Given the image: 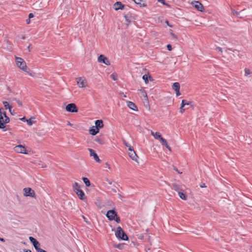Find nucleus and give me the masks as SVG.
Returning <instances> with one entry per match:
<instances>
[{
	"label": "nucleus",
	"mask_w": 252,
	"mask_h": 252,
	"mask_svg": "<svg viewBox=\"0 0 252 252\" xmlns=\"http://www.w3.org/2000/svg\"><path fill=\"white\" fill-rule=\"evenodd\" d=\"M4 112V111H3V109L2 108H0V112H1V114H3Z\"/></svg>",
	"instance_id": "nucleus-57"
},
{
	"label": "nucleus",
	"mask_w": 252,
	"mask_h": 252,
	"mask_svg": "<svg viewBox=\"0 0 252 252\" xmlns=\"http://www.w3.org/2000/svg\"><path fill=\"white\" fill-rule=\"evenodd\" d=\"M5 109H8L9 111H11V109L12 108L11 105H10L8 102L4 101L2 102Z\"/></svg>",
	"instance_id": "nucleus-22"
},
{
	"label": "nucleus",
	"mask_w": 252,
	"mask_h": 252,
	"mask_svg": "<svg viewBox=\"0 0 252 252\" xmlns=\"http://www.w3.org/2000/svg\"><path fill=\"white\" fill-rule=\"evenodd\" d=\"M29 240L30 241V242L32 244L34 242H35L37 240L35 239V238H34L33 237H32V236H30L29 237Z\"/></svg>",
	"instance_id": "nucleus-38"
},
{
	"label": "nucleus",
	"mask_w": 252,
	"mask_h": 252,
	"mask_svg": "<svg viewBox=\"0 0 252 252\" xmlns=\"http://www.w3.org/2000/svg\"><path fill=\"white\" fill-rule=\"evenodd\" d=\"M148 78H149L150 80L152 79V77L147 74L144 75L142 77L143 79L145 81L146 83L148 82Z\"/></svg>",
	"instance_id": "nucleus-25"
},
{
	"label": "nucleus",
	"mask_w": 252,
	"mask_h": 252,
	"mask_svg": "<svg viewBox=\"0 0 252 252\" xmlns=\"http://www.w3.org/2000/svg\"><path fill=\"white\" fill-rule=\"evenodd\" d=\"M201 188H206V186L205 185V183H203V184L200 185Z\"/></svg>",
	"instance_id": "nucleus-55"
},
{
	"label": "nucleus",
	"mask_w": 252,
	"mask_h": 252,
	"mask_svg": "<svg viewBox=\"0 0 252 252\" xmlns=\"http://www.w3.org/2000/svg\"><path fill=\"white\" fill-rule=\"evenodd\" d=\"M32 245L37 252L41 249L40 248V244L37 240L32 243Z\"/></svg>",
	"instance_id": "nucleus-18"
},
{
	"label": "nucleus",
	"mask_w": 252,
	"mask_h": 252,
	"mask_svg": "<svg viewBox=\"0 0 252 252\" xmlns=\"http://www.w3.org/2000/svg\"><path fill=\"white\" fill-rule=\"evenodd\" d=\"M154 137L156 139H159L160 140H161V139H162L163 138L159 132H155Z\"/></svg>",
	"instance_id": "nucleus-27"
},
{
	"label": "nucleus",
	"mask_w": 252,
	"mask_h": 252,
	"mask_svg": "<svg viewBox=\"0 0 252 252\" xmlns=\"http://www.w3.org/2000/svg\"><path fill=\"white\" fill-rule=\"evenodd\" d=\"M170 35L172 36V37L175 39H177L176 35L173 33V32L170 33Z\"/></svg>",
	"instance_id": "nucleus-46"
},
{
	"label": "nucleus",
	"mask_w": 252,
	"mask_h": 252,
	"mask_svg": "<svg viewBox=\"0 0 252 252\" xmlns=\"http://www.w3.org/2000/svg\"><path fill=\"white\" fill-rule=\"evenodd\" d=\"M33 17H34V15L32 13H31L29 14V19L33 18Z\"/></svg>",
	"instance_id": "nucleus-49"
},
{
	"label": "nucleus",
	"mask_w": 252,
	"mask_h": 252,
	"mask_svg": "<svg viewBox=\"0 0 252 252\" xmlns=\"http://www.w3.org/2000/svg\"><path fill=\"white\" fill-rule=\"evenodd\" d=\"M107 181L108 182V183L110 185H111L112 184V182H111L110 180H109L108 179H107Z\"/></svg>",
	"instance_id": "nucleus-60"
},
{
	"label": "nucleus",
	"mask_w": 252,
	"mask_h": 252,
	"mask_svg": "<svg viewBox=\"0 0 252 252\" xmlns=\"http://www.w3.org/2000/svg\"><path fill=\"white\" fill-rule=\"evenodd\" d=\"M128 155L129 157L133 160L137 161L138 156L136 153L134 151V149L132 146H129L128 148Z\"/></svg>",
	"instance_id": "nucleus-5"
},
{
	"label": "nucleus",
	"mask_w": 252,
	"mask_h": 252,
	"mask_svg": "<svg viewBox=\"0 0 252 252\" xmlns=\"http://www.w3.org/2000/svg\"><path fill=\"white\" fill-rule=\"evenodd\" d=\"M17 103H18V105L19 106H22V103L21 101H20V100H17Z\"/></svg>",
	"instance_id": "nucleus-50"
},
{
	"label": "nucleus",
	"mask_w": 252,
	"mask_h": 252,
	"mask_svg": "<svg viewBox=\"0 0 252 252\" xmlns=\"http://www.w3.org/2000/svg\"><path fill=\"white\" fill-rule=\"evenodd\" d=\"M98 62L99 63H103L106 65H110V62L107 58L103 55H100L98 58Z\"/></svg>",
	"instance_id": "nucleus-7"
},
{
	"label": "nucleus",
	"mask_w": 252,
	"mask_h": 252,
	"mask_svg": "<svg viewBox=\"0 0 252 252\" xmlns=\"http://www.w3.org/2000/svg\"><path fill=\"white\" fill-rule=\"evenodd\" d=\"M251 71L250 70V69H249V68H245V76H247L248 75H250L251 74Z\"/></svg>",
	"instance_id": "nucleus-35"
},
{
	"label": "nucleus",
	"mask_w": 252,
	"mask_h": 252,
	"mask_svg": "<svg viewBox=\"0 0 252 252\" xmlns=\"http://www.w3.org/2000/svg\"><path fill=\"white\" fill-rule=\"evenodd\" d=\"M216 50L217 51H219V52H222V49L220 47H218L216 48Z\"/></svg>",
	"instance_id": "nucleus-45"
},
{
	"label": "nucleus",
	"mask_w": 252,
	"mask_h": 252,
	"mask_svg": "<svg viewBox=\"0 0 252 252\" xmlns=\"http://www.w3.org/2000/svg\"><path fill=\"white\" fill-rule=\"evenodd\" d=\"M160 141L162 145L165 146L166 148L170 151H171V147L168 145L167 141L164 138H162L161 139Z\"/></svg>",
	"instance_id": "nucleus-17"
},
{
	"label": "nucleus",
	"mask_w": 252,
	"mask_h": 252,
	"mask_svg": "<svg viewBox=\"0 0 252 252\" xmlns=\"http://www.w3.org/2000/svg\"><path fill=\"white\" fill-rule=\"evenodd\" d=\"M14 150L18 153L27 154L26 148L22 145H19L14 147Z\"/></svg>",
	"instance_id": "nucleus-8"
},
{
	"label": "nucleus",
	"mask_w": 252,
	"mask_h": 252,
	"mask_svg": "<svg viewBox=\"0 0 252 252\" xmlns=\"http://www.w3.org/2000/svg\"><path fill=\"white\" fill-rule=\"evenodd\" d=\"M73 189L74 191H76V189H80V186L77 182L74 183V185L73 186Z\"/></svg>",
	"instance_id": "nucleus-29"
},
{
	"label": "nucleus",
	"mask_w": 252,
	"mask_h": 252,
	"mask_svg": "<svg viewBox=\"0 0 252 252\" xmlns=\"http://www.w3.org/2000/svg\"><path fill=\"white\" fill-rule=\"evenodd\" d=\"M114 247L116 248L120 249V250H122L124 248V245L123 244H119L118 245H115Z\"/></svg>",
	"instance_id": "nucleus-31"
},
{
	"label": "nucleus",
	"mask_w": 252,
	"mask_h": 252,
	"mask_svg": "<svg viewBox=\"0 0 252 252\" xmlns=\"http://www.w3.org/2000/svg\"><path fill=\"white\" fill-rule=\"evenodd\" d=\"M228 50H230V51H232V52H233L235 54H237V55H238V53H239V51L236 49H230V48H226L225 51L227 53L228 52Z\"/></svg>",
	"instance_id": "nucleus-33"
},
{
	"label": "nucleus",
	"mask_w": 252,
	"mask_h": 252,
	"mask_svg": "<svg viewBox=\"0 0 252 252\" xmlns=\"http://www.w3.org/2000/svg\"><path fill=\"white\" fill-rule=\"evenodd\" d=\"M232 13L234 15L236 16H238L239 14V12H238L233 9H232Z\"/></svg>",
	"instance_id": "nucleus-37"
},
{
	"label": "nucleus",
	"mask_w": 252,
	"mask_h": 252,
	"mask_svg": "<svg viewBox=\"0 0 252 252\" xmlns=\"http://www.w3.org/2000/svg\"><path fill=\"white\" fill-rule=\"evenodd\" d=\"M114 220H115L117 223L120 222V219L119 217H118V215H117V217H115V219H114Z\"/></svg>",
	"instance_id": "nucleus-40"
},
{
	"label": "nucleus",
	"mask_w": 252,
	"mask_h": 252,
	"mask_svg": "<svg viewBox=\"0 0 252 252\" xmlns=\"http://www.w3.org/2000/svg\"><path fill=\"white\" fill-rule=\"evenodd\" d=\"M166 23L167 24V25L169 26L170 27H172V26L170 25L169 23V22L168 21H166Z\"/></svg>",
	"instance_id": "nucleus-58"
},
{
	"label": "nucleus",
	"mask_w": 252,
	"mask_h": 252,
	"mask_svg": "<svg viewBox=\"0 0 252 252\" xmlns=\"http://www.w3.org/2000/svg\"><path fill=\"white\" fill-rule=\"evenodd\" d=\"M194 6L199 11H203L204 9V7L203 4L198 1L194 2Z\"/></svg>",
	"instance_id": "nucleus-12"
},
{
	"label": "nucleus",
	"mask_w": 252,
	"mask_h": 252,
	"mask_svg": "<svg viewBox=\"0 0 252 252\" xmlns=\"http://www.w3.org/2000/svg\"><path fill=\"white\" fill-rule=\"evenodd\" d=\"M24 191V196H30L35 198V193L34 191L30 188H26L23 189Z\"/></svg>",
	"instance_id": "nucleus-3"
},
{
	"label": "nucleus",
	"mask_w": 252,
	"mask_h": 252,
	"mask_svg": "<svg viewBox=\"0 0 252 252\" xmlns=\"http://www.w3.org/2000/svg\"><path fill=\"white\" fill-rule=\"evenodd\" d=\"M65 109L67 112H77L78 108L75 104L71 103L66 106Z\"/></svg>",
	"instance_id": "nucleus-4"
},
{
	"label": "nucleus",
	"mask_w": 252,
	"mask_h": 252,
	"mask_svg": "<svg viewBox=\"0 0 252 252\" xmlns=\"http://www.w3.org/2000/svg\"><path fill=\"white\" fill-rule=\"evenodd\" d=\"M10 113L12 114V115H14V111H12V109H11V111H9Z\"/></svg>",
	"instance_id": "nucleus-62"
},
{
	"label": "nucleus",
	"mask_w": 252,
	"mask_h": 252,
	"mask_svg": "<svg viewBox=\"0 0 252 252\" xmlns=\"http://www.w3.org/2000/svg\"><path fill=\"white\" fill-rule=\"evenodd\" d=\"M115 235L117 238L123 240H127L128 239L126 234L120 226L117 227Z\"/></svg>",
	"instance_id": "nucleus-1"
},
{
	"label": "nucleus",
	"mask_w": 252,
	"mask_h": 252,
	"mask_svg": "<svg viewBox=\"0 0 252 252\" xmlns=\"http://www.w3.org/2000/svg\"><path fill=\"white\" fill-rule=\"evenodd\" d=\"M25 252H32V251L30 250H26Z\"/></svg>",
	"instance_id": "nucleus-63"
},
{
	"label": "nucleus",
	"mask_w": 252,
	"mask_h": 252,
	"mask_svg": "<svg viewBox=\"0 0 252 252\" xmlns=\"http://www.w3.org/2000/svg\"><path fill=\"white\" fill-rule=\"evenodd\" d=\"M111 78L114 81L117 80V75L115 73H112L111 75Z\"/></svg>",
	"instance_id": "nucleus-36"
},
{
	"label": "nucleus",
	"mask_w": 252,
	"mask_h": 252,
	"mask_svg": "<svg viewBox=\"0 0 252 252\" xmlns=\"http://www.w3.org/2000/svg\"><path fill=\"white\" fill-rule=\"evenodd\" d=\"M82 180L87 187H89L91 185V183L89 180L86 177H83Z\"/></svg>",
	"instance_id": "nucleus-24"
},
{
	"label": "nucleus",
	"mask_w": 252,
	"mask_h": 252,
	"mask_svg": "<svg viewBox=\"0 0 252 252\" xmlns=\"http://www.w3.org/2000/svg\"><path fill=\"white\" fill-rule=\"evenodd\" d=\"M114 9L115 10L117 11L119 9H124L125 5L123 4L121 1H117L114 4Z\"/></svg>",
	"instance_id": "nucleus-13"
},
{
	"label": "nucleus",
	"mask_w": 252,
	"mask_h": 252,
	"mask_svg": "<svg viewBox=\"0 0 252 252\" xmlns=\"http://www.w3.org/2000/svg\"><path fill=\"white\" fill-rule=\"evenodd\" d=\"M77 84L78 86L80 88L85 87L86 85V81L85 79L80 77L77 79Z\"/></svg>",
	"instance_id": "nucleus-11"
},
{
	"label": "nucleus",
	"mask_w": 252,
	"mask_h": 252,
	"mask_svg": "<svg viewBox=\"0 0 252 252\" xmlns=\"http://www.w3.org/2000/svg\"><path fill=\"white\" fill-rule=\"evenodd\" d=\"M123 142L124 144L126 146V147H128V148H129V146H130V145H129V144H128V143L126 141V140H125V139H123Z\"/></svg>",
	"instance_id": "nucleus-39"
},
{
	"label": "nucleus",
	"mask_w": 252,
	"mask_h": 252,
	"mask_svg": "<svg viewBox=\"0 0 252 252\" xmlns=\"http://www.w3.org/2000/svg\"><path fill=\"white\" fill-rule=\"evenodd\" d=\"M190 103V102H187L186 100L183 99L181 103L182 107H184L186 105H189Z\"/></svg>",
	"instance_id": "nucleus-32"
},
{
	"label": "nucleus",
	"mask_w": 252,
	"mask_h": 252,
	"mask_svg": "<svg viewBox=\"0 0 252 252\" xmlns=\"http://www.w3.org/2000/svg\"><path fill=\"white\" fill-rule=\"evenodd\" d=\"M175 92L176 93L177 96H179L180 95V90L176 91Z\"/></svg>",
	"instance_id": "nucleus-52"
},
{
	"label": "nucleus",
	"mask_w": 252,
	"mask_h": 252,
	"mask_svg": "<svg viewBox=\"0 0 252 252\" xmlns=\"http://www.w3.org/2000/svg\"><path fill=\"white\" fill-rule=\"evenodd\" d=\"M142 0H134V1L135 3L137 4H139L140 5V7H145L146 6V4L145 3H141V1Z\"/></svg>",
	"instance_id": "nucleus-26"
},
{
	"label": "nucleus",
	"mask_w": 252,
	"mask_h": 252,
	"mask_svg": "<svg viewBox=\"0 0 252 252\" xmlns=\"http://www.w3.org/2000/svg\"><path fill=\"white\" fill-rule=\"evenodd\" d=\"M75 192L77 194L80 199L84 200L86 199L85 193L81 189H76V191H75Z\"/></svg>",
	"instance_id": "nucleus-10"
},
{
	"label": "nucleus",
	"mask_w": 252,
	"mask_h": 252,
	"mask_svg": "<svg viewBox=\"0 0 252 252\" xmlns=\"http://www.w3.org/2000/svg\"><path fill=\"white\" fill-rule=\"evenodd\" d=\"M180 85L178 82H175L172 85V89L176 91L180 90Z\"/></svg>",
	"instance_id": "nucleus-20"
},
{
	"label": "nucleus",
	"mask_w": 252,
	"mask_h": 252,
	"mask_svg": "<svg viewBox=\"0 0 252 252\" xmlns=\"http://www.w3.org/2000/svg\"><path fill=\"white\" fill-rule=\"evenodd\" d=\"M5 127V125H4L3 123H2V121H0V128L2 129Z\"/></svg>",
	"instance_id": "nucleus-41"
},
{
	"label": "nucleus",
	"mask_w": 252,
	"mask_h": 252,
	"mask_svg": "<svg viewBox=\"0 0 252 252\" xmlns=\"http://www.w3.org/2000/svg\"><path fill=\"white\" fill-rule=\"evenodd\" d=\"M3 116H4L5 119H3L2 123H3L4 125H5V124H7L9 122L10 120L9 117L6 116L5 112H3Z\"/></svg>",
	"instance_id": "nucleus-21"
},
{
	"label": "nucleus",
	"mask_w": 252,
	"mask_h": 252,
	"mask_svg": "<svg viewBox=\"0 0 252 252\" xmlns=\"http://www.w3.org/2000/svg\"><path fill=\"white\" fill-rule=\"evenodd\" d=\"M25 72H27L28 74H29L30 76H33L34 75V73L27 66V69L26 70H24Z\"/></svg>",
	"instance_id": "nucleus-28"
},
{
	"label": "nucleus",
	"mask_w": 252,
	"mask_h": 252,
	"mask_svg": "<svg viewBox=\"0 0 252 252\" xmlns=\"http://www.w3.org/2000/svg\"><path fill=\"white\" fill-rule=\"evenodd\" d=\"M167 49L169 51H171L172 49V46L170 44H168L167 45Z\"/></svg>",
	"instance_id": "nucleus-42"
},
{
	"label": "nucleus",
	"mask_w": 252,
	"mask_h": 252,
	"mask_svg": "<svg viewBox=\"0 0 252 252\" xmlns=\"http://www.w3.org/2000/svg\"><path fill=\"white\" fill-rule=\"evenodd\" d=\"M127 106L131 109L134 110V111H137L138 108L136 105L133 102L131 101H128L127 102Z\"/></svg>",
	"instance_id": "nucleus-15"
},
{
	"label": "nucleus",
	"mask_w": 252,
	"mask_h": 252,
	"mask_svg": "<svg viewBox=\"0 0 252 252\" xmlns=\"http://www.w3.org/2000/svg\"><path fill=\"white\" fill-rule=\"evenodd\" d=\"M124 17L126 22V24L127 26H128L131 22V20L130 19L131 15L130 14H127L126 15H125Z\"/></svg>",
	"instance_id": "nucleus-19"
},
{
	"label": "nucleus",
	"mask_w": 252,
	"mask_h": 252,
	"mask_svg": "<svg viewBox=\"0 0 252 252\" xmlns=\"http://www.w3.org/2000/svg\"><path fill=\"white\" fill-rule=\"evenodd\" d=\"M118 195H119V197H120L121 199H122V195H121V194H118Z\"/></svg>",
	"instance_id": "nucleus-64"
},
{
	"label": "nucleus",
	"mask_w": 252,
	"mask_h": 252,
	"mask_svg": "<svg viewBox=\"0 0 252 252\" xmlns=\"http://www.w3.org/2000/svg\"><path fill=\"white\" fill-rule=\"evenodd\" d=\"M141 94H142V96H143L145 100H148V97H147V93L145 91H141Z\"/></svg>",
	"instance_id": "nucleus-34"
},
{
	"label": "nucleus",
	"mask_w": 252,
	"mask_h": 252,
	"mask_svg": "<svg viewBox=\"0 0 252 252\" xmlns=\"http://www.w3.org/2000/svg\"><path fill=\"white\" fill-rule=\"evenodd\" d=\"M183 107H182V105L180 107V111L181 113H183L184 111V110H185V109H183Z\"/></svg>",
	"instance_id": "nucleus-51"
},
{
	"label": "nucleus",
	"mask_w": 252,
	"mask_h": 252,
	"mask_svg": "<svg viewBox=\"0 0 252 252\" xmlns=\"http://www.w3.org/2000/svg\"><path fill=\"white\" fill-rule=\"evenodd\" d=\"M16 64L22 70L27 69V65L26 62L23 59L20 57H16Z\"/></svg>",
	"instance_id": "nucleus-2"
},
{
	"label": "nucleus",
	"mask_w": 252,
	"mask_h": 252,
	"mask_svg": "<svg viewBox=\"0 0 252 252\" xmlns=\"http://www.w3.org/2000/svg\"><path fill=\"white\" fill-rule=\"evenodd\" d=\"M20 120H21V121H24V122L26 121V120H27L26 119V118H25V117H23V118H21V119H20Z\"/></svg>",
	"instance_id": "nucleus-54"
},
{
	"label": "nucleus",
	"mask_w": 252,
	"mask_h": 252,
	"mask_svg": "<svg viewBox=\"0 0 252 252\" xmlns=\"http://www.w3.org/2000/svg\"><path fill=\"white\" fill-rule=\"evenodd\" d=\"M117 213L114 210H109L107 214L106 217L110 220H113L115 219V217H117Z\"/></svg>",
	"instance_id": "nucleus-6"
},
{
	"label": "nucleus",
	"mask_w": 252,
	"mask_h": 252,
	"mask_svg": "<svg viewBox=\"0 0 252 252\" xmlns=\"http://www.w3.org/2000/svg\"><path fill=\"white\" fill-rule=\"evenodd\" d=\"M95 127L99 129L103 127L104 125L102 120H97L95 121Z\"/></svg>",
	"instance_id": "nucleus-14"
},
{
	"label": "nucleus",
	"mask_w": 252,
	"mask_h": 252,
	"mask_svg": "<svg viewBox=\"0 0 252 252\" xmlns=\"http://www.w3.org/2000/svg\"><path fill=\"white\" fill-rule=\"evenodd\" d=\"M0 241L2 242H5V240L3 238H1V237L0 238Z\"/></svg>",
	"instance_id": "nucleus-59"
},
{
	"label": "nucleus",
	"mask_w": 252,
	"mask_h": 252,
	"mask_svg": "<svg viewBox=\"0 0 252 252\" xmlns=\"http://www.w3.org/2000/svg\"><path fill=\"white\" fill-rule=\"evenodd\" d=\"M89 151L90 152V156L93 157L94 158V159L97 162H100V160L98 156L95 153L94 151L92 149H88Z\"/></svg>",
	"instance_id": "nucleus-9"
},
{
	"label": "nucleus",
	"mask_w": 252,
	"mask_h": 252,
	"mask_svg": "<svg viewBox=\"0 0 252 252\" xmlns=\"http://www.w3.org/2000/svg\"><path fill=\"white\" fill-rule=\"evenodd\" d=\"M151 134L152 135H153L154 137L155 133L153 132V131H151Z\"/></svg>",
	"instance_id": "nucleus-61"
},
{
	"label": "nucleus",
	"mask_w": 252,
	"mask_h": 252,
	"mask_svg": "<svg viewBox=\"0 0 252 252\" xmlns=\"http://www.w3.org/2000/svg\"><path fill=\"white\" fill-rule=\"evenodd\" d=\"M178 195L182 199L185 200L187 199V196L184 193L180 191H178Z\"/></svg>",
	"instance_id": "nucleus-23"
},
{
	"label": "nucleus",
	"mask_w": 252,
	"mask_h": 252,
	"mask_svg": "<svg viewBox=\"0 0 252 252\" xmlns=\"http://www.w3.org/2000/svg\"><path fill=\"white\" fill-rule=\"evenodd\" d=\"M30 22H31L30 19L29 18L26 20V22H27V24H29L30 23Z\"/></svg>",
	"instance_id": "nucleus-56"
},
{
	"label": "nucleus",
	"mask_w": 252,
	"mask_h": 252,
	"mask_svg": "<svg viewBox=\"0 0 252 252\" xmlns=\"http://www.w3.org/2000/svg\"><path fill=\"white\" fill-rule=\"evenodd\" d=\"M174 189L177 190V191H180L179 190V187L177 186V185H174Z\"/></svg>",
	"instance_id": "nucleus-47"
},
{
	"label": "nucleus",
	"mask_w": 252,
	"mask_h": 252,
	"mask_svg": "<svg viewBox=\"0 0 252 252\" xmlns=\"http://www.w3.org/2000/svg\"><path fill=\"white\" fill-rule=\"evenodd\" d=\"M3 114H1V112H0V121H1L2 122H3Z\"/></svg>",
	"instance_id": "nucleus-44"
},
{
	"label": "nucleus",
	"mask_w": 252,
	"mask_h": 252,
	"mask_svg": "<svg viewBox=\"0 0 252 252\" xmlns=\"http://www.w3.org/2000/svg\"><path fill=\"white\" fill-rule=\"evenodd\" d=\"M37 252H47L45 250L41 249L39 250L38 251H37Z\"/></svg>",
	"instance_id": "nucleus-53"
},
{
	"label": "nucleus",
	"mask_w": 252,
	"mask_h": 252,
	"mask_svg": "<svg viewBox=\"0 0 252 252\" xmlns=\"http://www.w3.org/2000/svg\"><path fill=\"white\" fill-rule=\"evenodd\" d=\"M158 0V2H161L163 4H164V5L166 4V3L165 2V0Z\"/></svg>",
	"instance_id": "nucleus-48"
},
{
	"label": "nucleus",
	"mask_w": 252,
	"mask_h": 252,
	"mask_svg": "<svg viewBox=\"0 0 252 252\" xmlns=\"http://www.w3.org/2000/svg\"><path fill=\"white\" fill-rule=\"evenodd\" d=\"M99 131V129L98 128H96L95 126H93L91 127V128L89 130L90 133L92 135H95L97 134Z\"/></svg>",
	"instance_id": "nucleus-16"
},
{
	"label": "nucleus",
	"mask_w": 252,
	"mask_h": 252,
	"mask_svg": "<svg viewBox=\"0 0 252 252\" xmlns=\"http://www.w3.org/2000/svg\"><path fill=\"white\" fill-rule=\"evenodd\" d=\"M33 119H34V118L31 117L30 119L26 120L28 125L32 126L34 123V122L32 120Z\"/></svg>",
	"instance_id": "nucleus-30"
},
{
	"label": "nucleus",
	"mask_w": 252,
	"mask_h": 252,
	"mask_svg": "<svg viewBox=\"0 0 252 252\" xmlns=\"http://www.w3.org/2000/svg\"><path fill=\"white\" fill-rule=\"evenodd\" d=\"M95 141L100 144H102V141L100 139H99V138H96Z\"/></svg>",
	"instance_id": "nucleus-43"
}]
</instances>
